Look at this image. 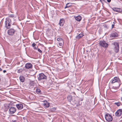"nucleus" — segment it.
Returning <instances> with one entry per match:
<instances>
[{
	"label": "nucleus",
	"instance_id": "obj_1",
	"mask_svg": "<svg viewBox=\"0 0 122 122\" xmlns=\"http://www.w3.org/2000/svg\"><path fill=\"white\" fill-rule=\"evenodd\" d=\"M116 82V84L118 85L116 87H119L122 84L120 80L119 77H114L111 83H112Z\"/></svg>",
	"mask_w": 122,
	"mask_h": 122
},
{
	"label": "nucleus",
	"instance_id": "obj_2",
	"mask_svg": "<svg viewBox=\"0 0 122 122\" xmlns=\"http://www.w3.org/2000/svg\"><path fill=\"white\" fill-rule=\"evenodd\" d=\"M47 78V76L42 73L39 74V76H38V80L39 81H41L42 80H46Z\"/></svg>",
	"mask_w": 122,
	"mask_h": 122
},
{
	"label": "nucleus",
	"instance_id": "obj_3",
	"mask_svg": "<svg viewBox=\"0 0 122 122\" xmlns=\"http://www.w3.org/2000/svg\"><path fill=\"white\" fill-rule=\"evenodd\" d=\"M5 27L7 29L10 28L11 24V21L9 18H7L6 19L5 21Z\"/></svg>",
	"mask_w": 122,
	"mask_h": 122
},
{
	"label": "nucleus",
	"instance_id": "obj_4",
	"mask_svg": "<svg viewBox=\"0 0 122 122\" xmlns=\"http://www.w3.org/2000/svg\"><path fill=\"white\" fill-rule=\"evenodd\" d=\"M105 117L106 120L109 122H111L113 120L112 116L109 113L106 114L105 115Z\"/></svg>",
	"mask_w": 122,
	"mask_h": 122
},
{
	"label": "nucleus",
	"instance_id": "obj_5",
	"mask_svg": "<svg viewBox=\"0 0 122 122\" xmlns=\"http://www.w3.org/2000/svg\"><path fill=\"white\" fill-rule=\"evenodd\" d=\"M100 46L104 48H107L108 46V44L104 41H101L99 43Z\"/></svg>",
	"mask_w": 122,
	"mask_h": 122
},
{
	"label": "nucleus",
	"instance_id": "obj_6",
	"mask_svg": "<svg viewBox=\"0 0 122 122\" xmlns=\"http://www.w3.org/2000/svg\"><path fill=\"white\" fill-rule=\"evenodd\" d=\"M113 45L114 46V50L116 52H117L119 51V44L118 43L114 42L113 43Z\"/></svg>",
	"mask_w": 122,
	"mask_h": 122
},
{
	"label": "nucleus",
	"instance_id": "obj_7",
	"mask_svg": "<svg viewBox=\"0 0 122 122\" xmlns=\"http://www.w3.org/2000/svg\"><path fill=\"white\" fill-rule=\"evenodd\" d=\"M15 32V30L13 28H10L8 30L7 33L9 35L12 36L14 34Z\"/></svg>",
	"mask_w": 122,
	"mask_h": 122
},
{
	"label": "nucleus",
	"instance_id": "obj_8",
	"mask_svg": "<svg viewBox=\"0 0 122 122\" xmlns=\"http://www.w3.org/2000/svg\"><path fill=\"white\" fill-rule=\"evenodd\" d=\"M16 109L14 107H11L9 109V113L10 114H12L16 111Z\"/></svg>",
	"mask_w": 122,
	"mask_h": 122
},
{
	"label": "nucleus",
	"instance_id": "obj_9",
	"mask_svg": "<svg viewBox=\"0 0 122 122\" xmlns=\"http://www.w3.org/2000/svg\"><path fill=\"white\" fill-rule=\"evenodd\" d=\"M122 114V109H120L117 110L115 113V116L119 117Z\"/></svg>",
	"mask_w": 122,
	"mask_h": 122
},
{
	"label": "nucleus",
	"instance_id": "obj_10",
	"mask_svg": "<svg viewBox=\"0 0 122 122\" xmlns=\"http://www.w3.org/2000/svg\"><path fill=\"white\" fill-rule=\"evenodd\" d=\"M57 40L59 42V46H62L64 44V42L62 39L61 38H58L57 39Z\"/></svg>",
	"mask_w": 122,
	"mask_h": 122
},
{
	"label": "nucleus",
	"instance_id": "obj_11",
	"mask_svg": "<svg viewBox=\"0 0 122 122\" xmlns=\"http://www.w3.org/2000/svg\"><path fill=\"white\" fill-rule=\"evenodd\" d=\"M16 107L18 110H21L23 108V104L21 103H19L16 104Z\"/></svg>",
	"mask_w": 122,
	"mask_h": 122
},
{
	"label": "nucleus",
	"instance_id": "obj_12",
	"mask_svg": "<svg viewBox=\"0 0 122 122\" xmlns=\"http://www.w3.org/2000/svg\"><path fill=\"white\" fill-rule=\"evenodd\" d=\"M32 66L31 64L29 63H26L25 65V67L26 69H29L32 68Z\"/></svg>",
	"mask_w": 122,
	"mask_h": 122
},
{
	"label": "nucleus",
	"instance_id": "obj_13",
	"mask_svg": "<svg viewBox=\"0 0 122 122\" xmlns=\"http://www.w3.org/2000/svg\"><path fill=\"white\" fill-rule=\"evenodd\" d=\"M43 104L44 107L46 108L49 107L50 105V103L47 102L45 103H44Z\"/></svg>",
	"mask_w": 122,
	"mask_h": 122
},
{
	"label": "nucleus",
	"instance_id": "obj_14",
	"mask_svg": "<svg viewBox=\"0 0 122 122\" xmlns=\"http://www.w3.org/2000/svg\"><path fill=\"white\" fill-rule=\"evenodd\" d=\"M112 9L113 10L115 11L120 12L122 11V10L120 8L114 7Z\"/></svg>",
	"mask_w": 122,
	"mask_h": 122
},
{
	"label": "nucleus",
	"instance_id": "obj_15",
	"mask_svg": "<svg viewBox=\"0 0 122 122\" xmlns=\"http://www.w3.org/2000/svg\"><path fill=\"white\" fill-rule=\"evenodd\" d=\"M84 35L83 33L80 34L77 36L76 38V39H79L81 38Z\"/></svg>",
	"mask_w": 122,
	"mask_h": 122
},
{
	"label": "nucleus",
	"instance_id": "obj_16",
	"mask_svg": "<svg viewBox=\"0 0 122 122\" xmlns=\"http://www.w3.org/2000/svg\"><path fill=\"white\" fill-rule=\"evenodd\" d=\"M67 99L69 102H71L72 100V97L71 95L68 96L67 97Z\"/></svg>",
	"mask_w": 122,
	"mask_h": 122
},
{
	"label": "nucleus",
	"instance_id": "obj_17",
	"mask_svg": "<svg viewBox=\"0 0 122 122\" xmlns=\"http://www.w3.org/2000/svg\"><path fill=\"white\" fill-rule=\"evenodd\" d=\"M64 23V21L63 19H61L60 21V26H62Z\"/></svg>",
	"mask_w": 122,
	"mask_h": 122
},
{
	"label": "nucleus",
	"instance_id": "obj_18",
	"mask_svg": "<svg viewBox=\"0 0 122 122\" xmlns=\"http://www.w3.org/2000/svg\"><path fill=\"white\" fill-rule=\"evenodd\" d=\"M117 34L116 33H112L110 35V37H115L117 36Z\"/></svg>",
	"mask_w": 122,
	"mask_h": 122
},
{
	"label": "nucleus",
	"instance_id": "obj_19",
	"mask_svg": "<svg viewBox=\"0 0 122 122\" xmlns=\"http://www.w3.org/2000/svg\"><path fill=\"white\" fill-rule=\"evenodd\" d=\"M72 5V4L70 3H69L66 4L65 6L64 7V9H66V8H68L71 6Z\"/></svg>",
	"mask_w": 122,
	"mask_h": 122
},
{
	"label": "nucleus",
	"instance_id": "obj_20",
	"mask_svg": "<svg viewBox=\"0 0 122 122\" xmlns=\"http://www.w3.org/2000/svg\"><path fill=\"white\" fill-rule=\"evenodd\" d=\"M75 19L77 21H80L81 19V17L80 16L78 15L75 17Z\"/></svg>",
	"mask_w": 122,
	"mask_h": 122
},
{
	"label": "nucleus",
	"instance_id": "obj_21",
	"mask_svg": "<svg viewBox=\"0 0 122 122\" xmlns=\"http://www.w3.org/2000/svg\"><path fill=\"white\" fill-rule=\"evenodd\" d=\"M36 92L38 94H41V90L39 89L38 88H37L36 90Z\"/></svg>",
	"mask_w": 122,
	"mask_h": 122
},
{
	"label": "nucleus",
	"instance_id": "obj_22",
	"mask_svg": "<svg viewBox=\"0 0 122 122\" xmlns=\"http://www.w3.org/2000/svg\"><path fill=\"white\" fill-rule=\"evenodd\" d=\"M19 78L20 81L21 82H24V78L23 76H20Z\"/></svg>",
	"mask_w": 122,
	"mask_h": 122
},
{
	"label": "nucleus",
	"instance_id": "obj_23",
	"mask_svg": "<svg viewBox=\"0 0 122 122\" xmlns=\"http://www.w3.org/2000/svg\"><path fill=\"white\" fill-rule=\"evenodd\" d=\"M114 104L115 105H116L117 106L119 107L121 105V104L120 102H115L114 103Z\"/></svg>",
	"mask_w": 122,
	"mask_h": 122
},
{
	"label": "nucleus",
	"instance_id": "obj_24",
	"mask_svg": "<svg viewBox=\"0 0 122 122\" xmlns=\"http://www.w3.org/2000/svg\"><path fill=\"white\" fill-rule=\"evenodd\" d=\"M56 108L53 107L50 109V111L51 112H54L55 111L56 109Z\"/></svg>",
	"mask_w": 122,
	"mask_h": 122
},
{
	"label": "nucleus",
	"instance_id": "obj_25",
	"mask_svg": "<svg viewBox=\"0 0 122 122\" xmlns=\"http://www.w3.org/2000/svg\"><path fill=\"white\" fill-rule=\"evenodd\" d=\"M24 69L22 68H20L19 69L18 71V72L19 73H20L24 71Z\"/></svg>",
	"mask_w": 122,
	"mask_h": 122
},
{
	"label": "nucleus",
	"instance_id": "obj_26",
	"mask_svg": "<svg viewBox=\"0 0 122 122\" xmlns=\"http://www.w3.org/2000/svg\"><path fill=\"white\" fill-rule=\"evenodd\" d=\"M30 84L31 86H33L35 84V83L34 81H30Z\"/></svg>",
	"mask_w": 122,
	"mask_h": 122
},
{
	"label": "nucleus",
	"instance_id": "obj_27",
	"mask_svg": "<svg viewBox=\"0 0 122 122\" xmlns=\"http://www.w3.org/2000/svg\"><path fill=\"white\" fill-rule=\"evenodd\" d=\"M38 51L40 53H41L42 52V51H41L39 48L38 49Z\"/></svg>",
	"mask_w": 122,
	"mask_h": 122
},
{
	"label": "nucleus",
	"instance_id": "obj_28",
	"mask_svg": "<svg viewBox=\"0 0 122 122\" xmlns=\"http://www.w3.org/2000/svg\"><path fill=\"white\" fill-rule=\"evenodd\" d=\"M36 44L35 43H33L32 44V45L33 47H34L35 46H36Z\"/></svg>",
	"mask_w": 122,
	"mask_h": 122
},
{
	"label": "nucleus",
	"instance_id": "obj_29",
	"mask_svg": "<svg viewBox=\"0 0 122 122\" xmlns=\"http://www.w3.org/2000/svg\"><path fill=\"white\" fill-rule=\"evenodd\" d=\"M10 17H14V15H10Z\"/></svg>",
	"mask_w": 122,
	"mask_h": 122
},
{
	"label": "nucleus",
	"instance_id": "obj_30",
	"mask_svg": "<svg viewBox=\"0 0 122 122\" xmlns=\"http://www.w3.org/2000/svg\"><path fill=\"white\" fill-rule=\"evenodd\" d=\"M12 121L13 122H16V120H12Z\"/></svg>",
	"mask_w": 122,
	"mask_h": 122
},
{
	"label": "nucleus",
	"instance_id": "obj_31",
	"mask_svg": "<svg viewBox=\"0 0 122 122\" xmlns=\"http://www.w3.org/2000/svg\"><path fill=\"white\" fill-rule=\"evenodd\" d=\"M38 47L37 46H34V48L35 49H37V48Z\"/></svg>",
	"mask_w": 122,
	"mask_h": 122
},
{
	"label": "nucleus",
	"instance_id": "obj_32",
	"mask_svg": "<svg viewBox=\"0 0 122 122\" xmlns=\"http://www.w3.org/2000/svg\"><path fill=\"white\" fill-rule=\"evenodd\" d=\"M114 24H112V28H113L114 27Z\"/></svg>",
	"mask_w": 122,
	"mask_h": 122
},
{
	"label": "nucleus",
	"instance_id": "obj_33",
	"mask_svg": "<svg viewBox=\"0 0 122 122\" xmlns=\"http://www.w3.org/2000/svg\"><path fill=\"white\" fill-rule=\"evenodd\" d=\"M7 109H6V110H5V111H7L8 110V109L9 108V106H7Z\"/></svg>",
	"mask_w": 122,
	"mask_h": 122
},
{
	"label": "nucleus",
	"instance_id": "obj_34",
	"mask_svg": "<svg viewBox=\"0 0 122 122\" xmlns=\"http://www.w3.org/2000/svg\"><path fill=\"white\" fill-rule=\"evenodd\" d=\"M111 0H107V1L108 2H111Z\"/></svg>",
	"mask_w": 122,
	"mask_h": 122
},
{
	"label": "nucleus",
	"instance_id": "obj_35",
	"mask_svg": "<svg viewBox=\"0 0 122 122\" xmlns=\"http://www.w3.org/2000/svg\"><path fill=\"white\" fill-rule=\"evenodd\" d=\"M3 72L4 73H5L6 72V71L5 70H4L3 71Z\"/></svg>",
	"mask_w": 122,
	"mask_h": 122
},
{
	"label": "nucleus",
	"instance_id": "obj_36",
	"mask_svg": "<svg viewBox=\"0 0 122 122\" xmlns=\"http://www.w3.org/2000/svg\"><path fill=\"white\" fill-rule=\"evenodd\" d=\"M2 71V69L0 68V71Z\"/></svg>",
	"mask_w": 122,
	"mask_h": 122
},
{
	"label": "nucleus",
	"instance_id": "obj_37",
	"mask_svg": "<svg viewBox=\"0 0 122 122\" xmlns=\"http://www.w3.org/2000/svg\"><path fill=\"white\" fill-rule=\"evenodd\" d=\"M121 100L122 101V98H121Z\"/></svg>",
	"mask_w": 122,
	"mask_h": 122
}]
</instances>
